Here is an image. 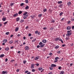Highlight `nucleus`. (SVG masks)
<instances>
[{
	"label": "nucleus",
	"mask_w": 74,
	"mask_h": 74,
	"mask_svg": "<svg viewBox=\"0 0 74 74\" xmlns=\"http://www.w3.org/2000/svg\"><path fill=\"white\" fill-rule=\"evenodd\" d=\"M55 41H61L62 43H63V41L62 40V39H61V38H60L59 37L56 38L55 39Z\"/></svg>",
	"instance_id": "f257e3e1"
},
{
	"label": "nucleus",
	"mask_w": 74,
	"mask_h": 74,
	"mask_svg": "<svg viewBox=\"0 0 74 74\" xmlns=\"http://www.w3.org/2000/svg\"><path fill=\"white\" fill-rule=\"evenodd\" d=\"M39 45H41V46H40L41 47H44V45H45L43 43H42L41 42H40L39 43Z\"/></svg>",
	"instance_id": "f03ea898"
},
{
	"label": "nucleus",
	"mask_w": 74,
	"mask_h": 74,
	"mask_svg": "<svg viewBox=\"0 0 74 74\" xmlns=\"http://www.w3.org/2000/svg\"><path fill=\"white\" fill-rule=\"evenodd\" d=\"M2 74H7V71H3L2 72Z\"/></svg>",
	"instance_id": "7ed1b4c3"
},
{
	"label": "nucleus",
	"mask_w": 74,
	"mask_h": 74,
	"mask_svg": "<svg viewBox=\"0 0 74 74\" xmlns=\"http://www.w3.org/2000/svg\"><path fill=\"white\" fill-rule=\"evenodd\" d=\"M71 34H72L71 32H70V33H68L66 34V36L69 37L70 36H71Z\"/></svg>",
	"instance_id": "20e7f679"
},
{
	"label": "nucleus",
	"mask_w": 74,
	"mask_h": 74,
	"mask_svg": "<svg viewBox=\"0 0 74 74\" xmlns=\"http://www.w3.org/2000/svg\"><path fill=\"white\" fill-rule=\"evenodd\" d=\"M38 59H39V57H38V56H37L34 58V59L35 60H38Z\"/></svg>",
	"instance_id": "39448f33"
},
{
	"label": "nucleus",
	"mask_w": 74,
	"mask_h": 74,
	"mask_svg": "<svg viewBox=\"0 0 74 74\" xmlns=\"http://www.w3.org/2000/svg\"><path fill=\"white\" fill-rule=\"evenodd\" d=\"M31 69H33L34 68V64H32L31 66Z\"/></svg>",
	"instance_id": "423d86ee"
},
{
	"label": "nucleus",
	"mask_w": 74,
	"mask_h": 74,
	"mask_svg": "<svg viewBox=\"0 0 74 74\" xmlns=\"http://www.w3.org/2000/svg\"><path fill=\"white\" fill-rule=\"evenodd\" d=\"M71 29V27L68 26L66 27V29L68 30H69Z\"/></svg>",
	"instance_id": "0eeeda50"
},
{
	"label": "nucleus",
	"mask_w": 74,
	"mask_h": 74,
	"mask_svg": "<svg viewBox=\"0 0 74 74\" xmlns=\"http://www.w3.org/2000/svg\"><path fill=\"white\" fill-rule=\"evenodd\" d=\"M56 65L55 64H51V67H56Z\"/></svg>",
	"instance_id": "6e6552de"
},
{
	"label": "nucleus",
	"mask_w": 74,
	"mask_h": 74,
	"mask_svg": "<svg viewBox=\"0 0 74 74\" xmlns=\"http://www.w3.org/2000/svg\"><path fill=\"white\" fill-rule=\"evenodd\" d=\"M67 4L68 6H70L71 5V2H69L67 3Z\"/></svg>",
	"instance_id": "1a4fd4ad"
},
{
	"label": "nucleus",
	"mask_w": 74,
	"mask_h": 74,
	"mask_svg": "<svg viewBox=\"0 0 74 74\" xmlns=\"http://www.w3.org/2000/svg\"><path fill=\"white\" fill-rule=\"evenodd\" d=\"M18 14L16 13L14 14V15H13V17H16V16H18Z\"/></svg>",
	"instance_id": "9d476101"
},
{
	"label": "nucleus",
	"mask_w": 74,
	"mask_h": 74,
	"mask_svg": "<svg viewBox=\"0 0 74 74\" xmlns=\"http://www.w3.org/2000/svg\"><path fill=\"white\" fill-rule=\"evenodd\" d=\"M28 16V14H27L24 16H23V18L24 19H25L26 18H27V17Z\"/></svg>",
	"instance_id": "9b49d317"
},
{
	"label": "nucleus",
	"mask_w": 74,
	"mask_h": 74,
	"mask_svg": "<svg viewBox=\"0 0 74 74\" xmlns=\"http://www.w3.org/2000/svg\"><path fill=\"white\" fill-rule=\"evenodd\" d=\"M25 49H26V50H28L29 49V47L28 46H27L25 47Z\"/></svg>",
	"instance_id": "f8f14e48"
},
{
	"label": "nucleus",
	"mask_w": 74,
	"mask_h": 74,
	"mask_svg": "<svg viewBox=\"0 0 74 74\" xmlns=\"http://www.w3.org/2000/svg\"><path fill=\"white\" fill-rule=\"evenodd\" d=\"M42 42L43 43H45L47 42V40H45V39H44L42 41Z\"/></svg>",
	"instance_id": "ddd939ff"
},
{
	"label": "nucleus",
	"mask_w": 74,
	"mask_h": 74,
	"mask_svg": "<svg viewBox=\"0 0 74 74\" xmlns=\"http://www.w3.org/2000/svg\"><path fill=\"white\" fill-rule=\"evenodd\" d=\"M18 30H19V27H17L15 29V31L16 32H18Z\"/></svg>",
	"instance_id": "4468645a"
},
{
	"label": "nucleus",
	"mask_w": 74,
	"mask_h": 74,
	"mask_svg": "<svg viewBox=\"0 0 74 74\" xmlns=\"http://www.w3.org/2000/svg\"><path fill=\"white\" fill-rule=\"evenodd\" d=\"M59 48V46L57 45L54 47L55 49H58Z\"/></svg>",
	"instance_id": "2eb2a0df"
},
{
	"label": "nucleus",
	"mask_w": 74,
	"mask_h": 74,
	"mask_svg": "<svg viewBox=\"0 0 74 74\" xmlns=\"http://www.w3.org/2000/svg\"><path fill=\"white\" fill-rule=\"evenodd\" d=\"M9 44H11L13 43V41H12V40H11L10 41H9Z\"/></svg>",
	"instance_id": "dca6fc26"
},
{
	"label": "nucleus",
	"mask_w": 74,
	"mask_h": 74,
	"mask_svg": "<svg viewBox=\"0 0 74 74\" xmlns=\"http://www.w3.org/2000/svg\"><path fill=\"white\" fill-rule=\"evenodd\" d=\"M7 42V40L5 39H4V40H3V42Z\"/></svg>",
	"instance_id": "f3484780"
},
{
	"label": "nucleus",
	"mask_w": 74,
	"mask_h": 74,
	"mask_svg": "<svg viewBox=\"0 0 74 74\" xmlns=\"http://www.w3.org/2000/svg\"><path fill=\"white\" fill-rule=\"evenodd\" d=\"M9 49V47H7L5 48V51H8V50Z\"/></svg>",
	"instance_id": "a211bd4d"
},
{
	"label": "nucleus",
	"mask_w": 74,
	"mask_h": 74,
	"mask_svg": "<svg viewBox=\"0 0 74 74\" xmlns=\"http://www.w3.org/2000/svg\"><path fill=\"white\" fill-rule=\"evenodd\" d=\"M20 19V18H19V17L17 18L16 19V22H18V21H19Z\"/></svg>",
	"instance_id": "6ab92c4d"
},
{
	"label": "nucleus",
	"mask_w": 74,
	"mask_h": 74,
	"mask_svg": "<svg viewBox=\"0 0 74 74\" xmlns=\"http://www.w3.org/2000/svg\"><path fill=\"white\" fill-rule=\"evenodd\" d=\"M5 20H6V18L4 17L3 18L2 21H5Z\"/></svg>",
	"instance_id": "aec40b11"
},
{
	"label": "nucleus",
	"mask_w": 74,
	"mask_h": 74,
	"mask_svg": "<svg viewBox=\"0 0 74 74\" xmlns=\"http://www.w3.org/2000/svg\"><path fill=\"white\" fill-rule=\"evenodd\" d=\"M60 73V74H64V72L63 71H61Z\"/></svg>",
	"instance_id": "412c9836"
},
{
	"label": "nucleus",
	"mask_w": 74,
	"mask_h": 74,
	"mask_svg": "<svg viewBox=\"0 0 74 74\" xmlns=\"http://www.w3.org/2000/svg\"><path fill=\"white\" fill-rule=\"evenodd\" d=\"M27 12H25L23 14V15H24V16H25V15H27Z\"/></svg>",
	"instance_id": "4be33fe9"
},
{
	"label": "nucleus",
	"mask_w": 74,
	"mask_h": 74,
	"mask_svg": "<svg viewBox=\"0 0 74 74\" xmlns=\"http://www.w3.org/2000/svg\"><path fill=\"white\" fill-rule=\"evenodd\" d=\"M29 7L28 6H27L25 8V10H27V9H29Z\"/></svg>",
	"instance_id": "5701e85b"
},
{
	"label": "nucleus",
	"mask_w": 74,
	"mask_h": 74,
	"mask_svg": "<svg viewBox=\"0 0 74 74\" xmlns=\"http://www.w3.org/2000/svg\"><path fill=\"white\" fill-rule=\"evenodd\" d=\"M51 23H55V21L54 20H51Z\"/></svg>",
	"instance_id": "b1692460"
},
{
	"label": "nucleus",
	"mask_w": 74,
	"mask_h": 74,
	"mask_svg": "<svg viewBox=\"0 0 74 74\" xmlns=\"http://www.w3.org/2000/svg\"><path fill=\"white\" fill-rule=\"evenodd\" d=\"M47 11V9L46 8H45L43 10V12H46Z\"/></svg>",
	"instance_id": "393cba45"
},
{
	"label": "nucleus",
	"mask_w": 74,
	"mask_h": 74,
	"mask_svg": "<svg viewBox=\"0 0 74 74\" xmlns=\"http://www.w3.org/2000/svg\"><path fill=\"white\" fill-rule=\"evenodd\" d=\"M4 56V55L3 54H2L0 56V58H3V57Z\"/></svg>",
	"instance_id": "a878e982"
},
{
	"label": "nucleus",
	"mask_w": 74,
	"mask_h": 74,
	"mask_svg": "<svg viewBox=\"0 0 74 74\" xmlns=\"http://www.w3.org/2000/svg\"><path fill=\"white\" fill-rule=\"evenodd\" d=\"M62 1H58V4H62Z\"/></svg>",
	"instance_id": "bb28decb"
},
{
	"label": "nucleus",
	"mask_w": 74,
	"mask_h": 74,
	"mask_svg": "<svg viewBox=\"0 0 74 74\" xmlns=\"http://www.w3.org/2000/svg\"><path fill=\"white\" fill-rule=\"evenodd\" d=\"M59 57H56V58L55 59V60H58V59H59Z\"/></svg>",
	"instance_id": "cd10ccee"
},
{
	"label": "nucleus",
	"mask_w": 74,
	"mask_h": 74,
	"mask_svg": "<svg viewBox=\"0 0 74 74\" xmlns=\"http://www.w3.org/2000/svg\"><path fill=\"white\" fill-rule=\"evenodd\" d=\"M22 13V11H19L18 12V14H21Z\"/></svg>",
	"instance_id": "c85d7f7f"
},
{
	"label": "nucleus",
	"mask_w": 74,
	"mask_h": 74,
	"mask_svg": "<svg viewBox=\"0 0 74 74\" xmlns=\"http://www.w3.org/2000/svg\"><path fill=\"white\" fill-rule=\"evenodd\" d=\"M63 12H61V13H60V16H61L62 15H63Z\"/></svg>",
	"instance_id": "c756f323"
},
{
	"label": "nucleus",
	"mask_w": 74,
	"mask_h": 74,
	"mask_svg": "<svg viewBox=\"0 0 74 74\" xmlns=\"http://www.w3.org/2000/svg\"><path fill=\"white\" fill-rule=\"evenodd\" d=\"M49 69L51 70H53V67H49Z\"/></svg>",
	"instance_id": "7c9ffc66"
},
{
	"label": "nucleus",
	"mask_w": 74,
	"mask_h": 74,
	"mask_svg": "<svg viewBox=\"0 0 74 74\" xmlns=\"http://www.w3.org/2000/svg\"><path fill=\"white\" fill-rule=\"evenodd\" d=\"M38 70L39 71H41L42 70V68H38Z\"/></svg>",
	"instance_id": "2f4dec72"
},
{
	"label": "nucleus",
	"mask_w": 74,
	"mask_h": 74,
	"mask_svg": "<svg viewBox=\"0 0 74 74\" xmlns=\"http://www.w3.org/2000/svg\"><path fill=\"white\" fill-rule=\"evenodd\" d=\"M54 29V28L52 27L50 28V30H53Z\"/></svg>",
	"instance_id": "473e14b6"
},
{
	"label": "nucleus",
	"mask_w": 74,
	"mask_h": 74,
	"mask_svg": "<svg viewBox=\"0 0 74 74\" xmlns=\"http://www.w3.org/2000/svg\"><path fill=\"white\" fill-rule=\"evenodd\" d=\"M38 17H39L40 18L42 16V14H40L38 16Z\"/></svg>",
	"instance_id": "72a5a7b5"
},
{
	"label": "nucleus",
	"mask_w": 74,
	"mask_h": 74,
	"mask_svg": "<svg viewBox=\"0 0 74 74\" xmlns=\"http://www.w3.org/2000/svg\"><path fill=\"white\" fill-rule=\"evenodd\" d=\"M35 34H37L38 33V31H35Z\"/></svg>",
	"instance_id": "f704fd0d"
},
{
	"label": "nucleus",
	"mask_w": 74,
	"mask_h": 74,
	"mask_svg": "<svg viewBox=\"0 0 74 74\" xmlns=\"http://www.w3.org/2000/svg\"><path fill=\"white\" fill-rule=\"evenodd\" d=\"M14 5V3H11L10 4L11 6H12V5Z\"/></svg>",
	"instance_id": "c9c22d12"
},
{
	"label": "nucleus",
	"mask_w": 74,
	"mask_h": 74,
	"mask_svg": "<svg viewBox=\"0 0 74 74\" xmlns=\"http://www.w3.org/2000/svg\"><path fill=\"white\" fill-rule=\"evenodd\" d=\"M25 3H28L29 2L28 1V0H25Z\"/></svg>",
	"instance_id": "e433bc0d"
},
{
	"label": "nucleus",
	"mask_w": 74,
	"mask_h": 74,
	"mask_svg": "<svg viewBox=\"0 0 74 74\" xmlns=\"http://www.w3.org/2000/svg\"><path fill=\"white\" fill-rule=\"evenodd\" d=\"M10 33L9 32H7L5 33L6 35H8Z\"/></svg>",
	"instance_id": "4c0bfd02"
},
{
	"label": "nucleus",
	"mask_w": 74,
	"mask_h": 74,
	"mask_svg": "<svg viewBox=\"0 0 74 74\" xmlns=\"http://www.w3.org/2000/svg\"><path fill=\"white\" fill-rule=\"evenodd\" d=\"M32 72H35V69H33L32 70Z\"/></svg>",
	"instance_id": "58836bf2"
},
{
	"label": "nucleus",
	"mask_w": 74,
	"mask_h": 74,
	"mask_svg": "<svg viewBox=\"0 0 74 74\" xmlns=\"http://www.w3.org/2000/svg\"><path fill=\"white\" fill-rule=\"evenodd\" d=\"M69 37H66V40H69Z\"/></svg>",
	"instance_id": "ea45409f"
},
{
	"label": "nucleus",
	"mask_w": 74,
	"mask_h": 74,
	"mask_svg": "<svg viewBox=\"0 0 74 74\" xmlns=\"http://www.w3.org/2000/svg\"><path fill=\"white\" fill-rule=\"evenodd\" d=\"M24 4V3H21V6H23Z\"/></svg>",
	"instance_id": "a19ab883"
},
{
	"label": "nucleus",
	"mask_w": 74,
	"mask_h": 74,
	"mask_svg": "<svg viewBox=\"0 0 74 74\" xmlns=\"http://www.w3.org/2000/svg\"><path fill=\"white\" fill-rule=\"evenodd\" d=\"M61 52L60 51H57V53H60Z\"/></svg>",
	"instance_id": "79ce46f5"
},
{
	"label": "nucleus",
	"mask_w": 74,
	"mask_h": 74,
	"mask_svg": "<svg viewBox=\"0 0 74 74\" xmlns=\"http://www.w3.org/2000/svg\"><path fill=\"white\" fill-rule=\"evenodd\" d=\"M8 22V21H6V22H5L4 23V25H6L7 24V23Z\"/></svg>",
	"instance_id": "37998d69"
},
{
	"label": "nucleus",
	"mask_w": 74,
	"mask_h": 74,
	"mask_svg": "<svg viewBox=\"0 0 74 74\" xmlns=\"http://www.w3.org/2000/svg\"><path fill=\"white\" fill-rule=\"evenodd\" d=\"M20 22H21V23H23V20H21Z\"/></svg>",
	"instance_id": "c03bdc74"
},
{
	"label": "nucleus",
	"mask_w": 74,
	"mask_h": 74,
	"mask_svg": "<svg viewBox=\"0 0 74 74\" xmlns=\"http://www.w3.org/2000/svg\"><path fill=\"white\" fill-rule=\"evenodd\" d=\"M70 22H71V21H68L67 22L68 24H69Z\"/></svg>",
	"instance_id": "a18cd8bd"
},
{
	"label": "nucleus",
	"mask_w": 74,
	"mask_h": 74,
	"mask_svg": "<svg viewBox=\"0 0 74 74\" xmlns=\"http://www.w3.org/2000/svg\"><path fill=\"white\" fill-rule=\"evenodd\" d=\"M49 55H50V56L52 55V53L51 52L50 53H49Z\"/></svg>",
	"instance_id": "49530a36"
},
{
	"label": "nucleus",
	"mask_w": 74,
	"mask_h": 74,
	"mask_svg": "<svg viewBox=\"0 0 74 74\" xmlns=\"http://www.w3.org/2000/svg\"><path fill=\"white\" fill-rule=\"evenodd\" d=\"M62 68V67L60 66L58 67V69L59 70H60L61 69V68Z\"/></svg>",
	"instance_id": "de8ad7c7"
},
{
	"label": "nucleus",
	"mask_w": 74,
	"mask_h": 74,
	"mask_svg": "<svg viewBox=\"0 0 74 74\" xmlns=\"http://www.w3.org/2000/svg\"><path fill=\"white\" fill-rule=\"evenodd\" d=\"M32 36V34H28V36L29 37H30V36Z\"/></svg>",
	"instance_id": "09e8293b"
},
{
	"label": "nucleus",
	"mask_w": 74,
	"mask_h": 74,
	"mask_svg": "<svg viewBox=\"0 0 74 74\" xmlns=\"http://www.w3.org/2000/svg\"><path fill=\"white\" fill-rule=\"evenodd\" d=\"M36 39H35L34 40H32V42H34V41H36Z\"/></svg>",
	"instance_id": "8fccbe9b"
},
{
	"label": "nucleus",
	"mask_w": 74,
	"mask_h": 74,
	"mask_svg": "<svg viewBox=\"0 0 74 74\" xmlns=\"http://www.w3.org/2000/svg\"><path fill=\"white\" fill-rule=\"evenodd\" d=\"M8 61V59L7 58H6L5 59V62H7Z\"/></svg>",
	"instance_id": "3c124183"
},
{
	"label": "nucleus",
	"mask_w": 74,
	"mask_h": 74,
	"mask_svg": "<svg viewBox=\"0 0 74 74\" xmlns=\"http://www.w3.org/2000/svg\"><path fill=\"white\" fill-rule=\"evenodd\" d=\"M58 60H54V63H56L57 62H58Z\"/></svg>",
	"instance_id": "603ef678"
},
{
	"label": "nucleus",
	"mask_w": 74,
	"mask_h": 74,
	"mask_svg": "<svg viewBox=\"0 0 74 74\" xmlns=\"http://www.w3.org/2000/svg\"><path fill=\"white\" fill-rule=\"evenodd\" d=\"M23 63H24V64H25V63H26V61H24Z\"/></svg>",
	"instance_id": "864d4df0"
},
{
	"label": "nucleus",
	"mask_w": 74,
	"mask_h": 74,
	"mask_svg": "<svg viewBox=\"0 0 74 74\" xmlns=\"http://www.w3.org/2000/svg\"><path fill=\"white\" fill-rule=\"evenodd\" d=\"M28 26H27L26 27H25V29H28Z\"/></svg>",
	"instance_id": "5fc2aeb1"
},
{
	"label": "nucleus",
	"mask_w": 74,
	"mask_h": 74,
	"mask_svg": "<svg viewBox=\"0 0 74 74\" xmlns=\"http://www.w3.org/2000/svg\"><path fill=\"white\" fill-rule=\"evenodd\" d=\"M16 71H17V72H19V69H17L16 70Z\"/></svg>",
	"instance_id": "6e6d98bb"
},
{
	"label": "nucleus",
	"mask_w": 74,
	"mask_h": 74,
	"mask_svg": "<svg viewBox=\"0 0 74 74\" xmlns=\"http://www.w3.org/2000/svg\"><path fill=\"white\" fill-rule=\"evenodd\" d=\"M11 62H15V60H12Z\"/></svg>",
	"instance_id": "4d7b16f0"
},
{
	"label": "nucleus",
	"mask_w": 74,
	"mask_h": 74,
	"mask_svg": "<svg viewBox=\"0 0 74 74\" xmlns=\"http://www.w3.org/2000/svg\"><path fill=\"white\" fill-rule=\"evenodd\" d=\"M49 74H52V72H50L49 73Z\"/></svg>",
	"instance_id": "13d9d810"
},
{
	"label": "nucleus",
	"mask_w": 74,
	"mask_h": 74,
	"mask_svg": "<svg viewBox=\"0 0 74 74\" xmlns=\"http://www.w3.org/2000/svg\"><path fill=\"white\" fill-rule=\"evenodd\" d=\"M28 71H26L25 72V73H28Z\"/></svg>",
	"instance_id": "bf43d9fd"
},
{
	"label": "nucleus",
	"mask_w": 74,
	"mask_h": 74,
	"mask_svg": "<svg viewBox=\"0 0 74 74\" xmlns=\"http://www.w3.org/2000/svg\"><path fill=\"white\" fill-rule=\"evenodd\" d=\"M72 29H74V25L72 26Z\"/></svg>",
	"instance_id": "052dcab7"
},
{
	"label": "nucleus",
	"mask_w": 74,
	"mask_h": 74,
	"mask_svg": "<svg viewBox=\"0 0 74 74\" xmlns=\"http://www.w3.org/2000/svg\"><path fill=\"white\" fill-rule=\"evenodd\" d=\"M43 29L44 30H46V29H47V28H46V27H44L43 28Z\"/></svg>",
	"instance_id": "680f3d73"
},
{
	"label": "nucleus",
	"mask_w": 74,
	"mask_h": 74,
	"mask_svg": "<svg viewBox=\"0 0 74 74\" xmlns=\"http://www.w3.org/2000/svg\"><path fill=\"white\" fill-rule=\"evenodd\" d=\"M67 33H70V31H68L67 32Z\"/></svg>",
	"instance_id": "e2e57ef3"
},
{
	"label": "nucleus",
	"mask_w": 74,
	"mask_h": 74,
	"mask_svg": "<svg viewBox=\"0 0 74 74\" xmlns=\"http://www.w3.org/2000/svg\"><path fill=\"white\" fill-rule=\"evenodd\" d=\"M36 65L37 66H39V64H36Z\"/></svg>",
	"instance_id": "0e129e2a"
},
{
	"label": "nucleus",
	"mask_w": 74,
	"mask_h": 74,
	"mask_svg": "<svg viewBox=\"0 0 74 74\" xmlns=\"http://www.w3.org/2000/svg\"><path fill=\"white\" fill-rule=\"evenodd\" d=\"M64 18H63L61 20V21H63V20H64Z\"/></svg>",
	"instance_id": "69168bd1"
},
{
	"label": "nucleus",
	"mask_w": 74,
	"mask_h": 74,
	"mask_svg": "<svg viewBox=\"0 0 74 74\" xmlns=\"http://www.w3.org/2000/svg\"><path fill=\"white\" fill-rule=\"evenodd\" d=\"M71 21H74V18H72L71 19Z\"/></svg>",
	"instance_id": "338daca9"
},
{
	"label": "nucleus",
	"mask_w": 74,
	"mask_h": 74,
	"mask_svg": "<svg viewBox=\"0 0 74 74\" xmlns=\"http://www.w3.org/2000/svg\"><path fill=\"white\" fill-rule=\"evenodd\" d=\"M30 38V39H33V37H31Z\"/></svg>",
	"instance_id": "774afa93"
}]
</instances>
